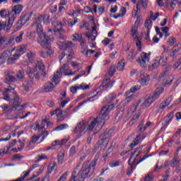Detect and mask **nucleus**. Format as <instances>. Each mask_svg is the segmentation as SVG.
<instances>
[{
  "instance_id": "obj_38",
  "label": "nucleus",
  "mask_w": 181,
  "mask_h": 181,
  "mask_svg": "<svg viewBox=\"0 0 181 181\" xmlns=\"http://www.w3.org/2000/svg\"><path fill=\"white\" fill-rule=\"evenodd\" d=\"M144 26L146 29H148L147 33H149V30L151 29V28H152V20L151 19L146 20L144 23Z\"/></svg>"
},
{
  "instance_id": "obj_55",
  "label": "nucleus",
  "mask_w": 181,
  "mask_h": 181,
  "mask_svg": "<svg viewBox=\"0 0 181 181\" xmlns=\"http://www.w3.org/2000/svg\"><path fill=\"white\" fill-rule=\"evenodd\" d=\"M90 148H88L83 151V154H82L81 159L83 160V159H86L87 158V156L90 155Z\"/></svg>"
},
{
  "instance_id": "obj_32",
  "label": "nucleus",
  "mask_w": 181,
  "mask_h": 181,
  "mask_svg": "<svg viewBox=\"0 0 181 181\" xmlns=\"http://www.w3.org/2000/svg\"><path fill=\"white\" fill-rule=\"evenodd\" d=\"M179 162H180L179 157L177 156V153H176L174 155V158L173 159L171 166L173 168L179 165Z\"/></svg>"
},
{
  "instance_id": "obj_18",
  "label": "nucleus",
  "mask_w": 181,
  "mask_h": 181,
  "mask_svg": "<svg viewBox=\"0 0 181 181\" xmlns=\"http://www.w3.org/2000/svg\"><path fill=\"white\" fill-rule=\"evenodd\" d=\"M141 6L144 9H146V7L148 6V0H139L136 4L137 10L135 11V16L138 15V11H141Z\"/></svg>"
},
{
  "instance_id": "obj_6",
  "label": "nucleus",
  "mask_w": 181,
  "mask_h": 181,
  "mask_svg": "<svg viewBox=\"0 0 181 181\" xmlns=\"http://www.w3.org/2000/svg\"><path fill=\"white\" fill-rule=\"evenodd\" d=\"M86 126L87 122H86V120H82L77 124L76 127L73 129L72 132L74 134H79V136L84 135L86 132H88V134H92V135H95L94 131L90 132L88 129H86Z\"/></svg>"
},
{
  "instance_id": "obj_56",
  "label": "nucleus",
  "mask_w": 181,
  "mask_h": 181,
  "mask_svg": "<svg viewBox=\"0 0 181 181\" xmlns=\"http://www.w3.org/2000/svg\"><path fill=\"white\" fill-rule=\"evenodd\" d=\"M173 114H175V112H172L168 115H167L165 117L166 122L169 123L170 121H172V119H173Z\"/></svg>"
},
{
  "instance_id": "obj_5",
  "label": "nucleus",
  "mask_w": 181,
  "mask_h": 181,
  "mask_svg": "<svg viewBox=\"0 0 181 181\" xmlns=\"http://www.w3.org/2000/svg\"><path fill=\"white\" fill-rule=\"evenodd\" d=\"M152 123L151 122H148L146 123L145 126L144 127V122H141L138 127H137V132L139 135L136 136V139L134 140V141L130 144V148H135L136 145L139 144V142H141V141L144 140V136L142 135V132L148 128Z\"/></svg>"
},
{
  "instance_id": "obj_27",
  "label": "nucleus",
  "mask_w": 181,
  "mask_h": 181,
  "mask_svg": "<svg viewBox=\"0 0 181 181\" xmlns=\"http://www.w3.org/2000/svg\"><path fill=\"white\" fill-rule=\"evenodd\" d=\"M9 18H8V24L7 25L8 28H11L12 25H13V23L15 22V19H16V15L11 13L9 15Z\"/></svg>"
},
{
  "instance_id": "obj_57",
  "label": "nucleus",
  "mask_w": 181,
  "mask_h": 181,
  "mask_svg": "<svg viewBox=\"0 0 181 181\" xmlns=\"http://www.w3.org/2000/svg\"><path fill=\"white\" fill-rule=\"evenodd\" d=\"M64 159V153H62L61 154H59V156H58V163L62 165V163H63Z\"/></svg>"
},
{
  "instance_id": "obj_51",
  "label": "nucleus",
  "mask_w": 181,
  "mask_h": 181,
  "mask_svg": "<svg viewBox=\"0 0 181 181\" xmlns=\"http://www.w3.org/2000/svg\"><path fill=\"white\" fill-rule=\"evenodd\" d=\"M37 71V69L36 68H30L28 67L27 69V73L30 75V76H33L35 74V73H36Z\"/></svg>"
},
{
  "instance_id": "obj_30",
  "label": "nucleus",
  "mask_w": 181,
  "mask_h": 181,
  "mask_svg": "<svg viewBox=\"0 0 181 181\" xmlns=\"http://www.w3.org/2000/svg\"><path fill=\"white\" fill-rule=\"evenodd\" d=\"M159 66H160V64H159V61L158 60V58H156L153 61V64L148 66V69L149 70H153L155 69H158Z\"/></svg>"
},
{
  "instance_id": "obj_20",
  "label": "nucleus",
  "mask_w": 181,
  "mask_h": 181,
  "mask_svg": "<svg viewBox=\"0 0 181 181\" xmlns=\"http://www.w3.org/2000/svg\"><path fill=\"white\" fill-rule=\"evenodd\" d=\"M54 84L52 82H47L45 86L43 88L44 93H50V91H53L54 90Z\"/></svg>"
},
{
  "instance_id": "obj_59",
  "label": "nucleus",
  "mask_w": 181,
  "mask_h": 181,
  "mask_svg": "<svg viewBox=\"0 0 181 181\" xmlns=\"http://www.w3.org/2000/svg\"><path fill=\"white\" fill-rule=\"evenodd\" d=\"M138 90H141V86H139V85L134 86L130 88L131 93H136Z\"/></svg>"
},
{
  "instance_id": "obj_15",
  "label": "nucleus",
  "mask_w": 181,
  "mask_h": 181,
  "mask_svg": "<svg viewBox=\"0 0 181 181\" xmlns=\"http://www.w3.org/2000/svg\"><path fill=\"white\" fill-rule=\"evenodd\" d=\"M78 71L73 72L71 69H69V64H64L61 69L59 72H61V74L63 73L65 76H74L76 73H77Z\"/></svg>"
},
{
  "instance_id": "obj_1",
  "label": "nucleus",
  "mask_w": 181,
  "mask_h": 181,
  "mask_svg": "<svg viewBox=\"0 0 181 181\" xmlns=\"http://www.w3.org/2000/svg\"><path fill=\"white\" fill-rule=\"evenodd\" d=\"M30 19H34V21L31 26H37V33L39 36L37 42L42 46L43 47H48L49 45L54 40V37L53 35H47L43 33V26L42 25V21H43L44 25H49L50 23V16L49 15L45 14L41 16L40 17H36L35 13H26L23 17H22L20 21L17 23V29L22 28V26L26 23Z\"/></svg>"
},
{
  "instance_id": "obj_19",
  "label": "nucleus",
  "mask_w": 181,
  "mask_h": 181,
  "mask_svg": "<svg viewBox=\"0 0 181 181\" xmlns=\"http://www.w3.org/2000/svg\"><path fill=\"white\" fill-rule=\"evenodd\" d=\"M36 168H37V169L36 173L33 174V177H37V176L41 175L43 170H45V165L38 166L37 164H34L30 169H33L31 170H33V169H36Z\"/></svg>"
},
{
  "instance_id": "obj_62",
  "label": "nucleus",
  "mask_w": 181,
  "mask_h": 181,
  "mask_svg": "<svg viewBox=\"0 0 181 181\" xmlns=\"http://www.w3.org/2000/svg\"><path fill=\"white\" fill-rule=\"evenodd\" d=\"M26 107V105H18L17 106L15 107L16 111H22V110H25V108Z\"/></svg>"
},
{
  "instance_id": "obj_53",
  "label": "nucleus",
  "mask_w": 181,
  "mask_h": 181,
  "mask_svg": "<svg viewBox=\"0 0 181 181\" xmlns=\"http://www.w3.org/2000/svg\"><path fill=\"white\" fill-rule=\"evenodd\" d=\"M23 77H25V71H23V69H21L17 74V78H18V80H22Z\"/></svg>"
},
{
  "instance_id": "obj_31",
  "label": "nucleus",
  "mask_w": 181,
  "mask_h": 181,
  "mask_svg": "<svg viewBox=\"0 0 181 181\" xmlns=\"http://www.w3.org/2000/svg\"><path fill=\"white\" fill-rule=\"evenodd\" d=\"M5 83H9L10 81H16V78L12 76V74L7 72Z\"/></svg>"
},
{
  "instance_id": "obj_17",
  "label": "nucleus",
  "mask_w": 181,
  "mask_h": 181,
  "mask_svg": "<svg viewBox=\"0 0 181 181\" xmlns=\"http://www.w3.org/2000/svg\"><path fill=\"white\" fill-rule=\"evenodd\" d=\"M114 83L111 81V79L106 78L103 80L102 84L99 86V90H105V88H111Z\"/></svg>"
},
{
  "instance_id": "obj_63",
  "label": "nucleus",
  "mask_w": 181,
  "mask_h": 181,
  "mask_svg": "<svg viewBox=\"0 0 181 181\" xmlns=\"http://www.w3.org/2000/svg\"><path fill=\"white\" fill-rule=\"evenodd\" d=\"M110 168H117V166H119V161H112L110 163Z\"/></svg>"
},
{
  "instance_id": "obj_48",
  "label": "nucleus",
  "mask_w": 181,
  "mask_h": 181,
  "mask_svg": "<svg viewBox=\"0 0 181 181\" xmlns=\"http://www.w3.org/2000/svg\"><path fill=\"white\" fill-rule=\"evenodd\" d=\"M69 176V172L64 173L57 181H66Z\"/></svg>"
},
{
  "instance_id": "obj_25",
  "label": "nucleus",
  "mask_w": 181,
  "mask_h": 181,
  "mask_svg": "<svg viewBox=\"0 0 181 181\" xmlns=\"http://www.w3.org/2000/svg\"><path fill=\"white\" fill-rule=\"evenodd\" d=\"M60 78H62V72L57 71L54 74V77L52 78V83L57 85L60 83Z\"/></svg>"
},
{
  "instance_id": "obj_50",
  "label": "nucleus",
  "mask_w": 181,
  "mask_h": 181,
  "mask_svg": "<svg viewBox=\"0 0 181 181\" xmlns=\"http://www.w3.org/2000/svg\"><path fill=\"white\" fill-rule=\"evenodd\" d=\"M66 128H69V125L67 124H61L55 128L56 131H63V129H66Z\"/></svg>"
},
{
  "instance_id": "obj_44",
  "label": "nucleus",
  "mask_w": 181,
  "mask_h": 181,
  "mask_svg": "<svg viewBox=\"0 0 181 181\" xmlns=\"http://www.w3.org/2000/svg\"><path fill=\"white\" fill-rule=\"evenodd\" d=\"M81 43V46L82 47V52L84 53L86 52V49H87V45H86V40H84L83 37L81 38V40H79Z\"/></svg>"
},
{
  "instance_id": "obj_22",
  "label": "nucleus",
  "mask_w": 181,
  "mask_h": 181,
  "mask_svg": "<svg viewBox=\"0 0 181 181\" xmlns=\"http://www.w3.org/2000/svg\"><path fill=\"white\" fill-rule=\"evenodd\" d=\"M52 26L54 32H62V30H63V29H62V28H63V23L60 22L56 21L52 23Z\"/></svg>"
},
{
  "instance_id": "obj_8",
  "label": "nucleus",
  "mask_w": 181,
  "mask_h": 181,
  "mask_svg": "<svg viewBox=\"0 0 181 181\" xmlns=\"http://www.w3.org/2000/svg\"><path fill=\"white\" fill-rule=\"evenodd\" d=\"M142 148H144V146L136 148L134 152L132 153L130 159L129 160V162H131L133 165H139L141 162H144V160L146 159V157H138L139 156V155H141Z\"/></svg>"
},
{
  "instance_id": "obj_39",
  "label": "nucleus",
  "mask_w": 181,
  "mask_h": 181,
  "mask_svg": "<svg viewBox=\"0 0 181 181\" xmlns=\"http://www.w3.org/2000/svg\"><path fill=\"white\" fill-rule=\"evenodd\" d=\"M39 139H40V135L34 134L30 140V144L35 145V144H37Z\"/></svg>"
},
{
  "instance_id": "obj_41",
  "label": "nucleus",
  "mask_w": 181,
  "mask_h": 181,
  "mask_svg": "<svg viewBox=\"0 0 181 181\" xmlns=\"http://www.w3.org/2000/svg\"><path fill=\"white\" fill-rule=\"evenodd\" d=\"M10 13H9V11H8V9H3L0 11V16L1 18H7V16H9Z\"/></svg>"
},
{
  "instance_id": "obj_45",
  "label": "nucleus",
  "mask_w": 181,
  "mask_h": 181,
  "mask_svg": "<svg viewBox=\"0 0 181 181\" xmlns=\"http://www.w3.org/2000/svg\"><path fill=\"white\" fill-rule=\"evenodd\" d=\"M81 43V46L82 47V52L84 53L86 52V49H87V45H86V40H84L83 37L81 38V40H79Z\"/></svg>"
},
{
  "instance_id": "obj_12",
  "label": "nucleus",
  "mask_w": 181,
  "mask_h": 181,
  "mask_svg": "<svg viewBox=\"0 0 181 181\" xmlns=\"http://www.w3.org/2000/svg\"><path fill=\"white\" fill-rule=\"evenodd\" d=\"M174 78L175 76L173 75L161 74L158 77V81H163V84L165 86V87H169V86H171V84L173 83Z\"/></svg>"
},
{
  "instance_id": "obj_7",
  "label": "nucleus",
  "mask_w": 181,
  "mask_h": 181,
  "mask_svg": "<svg viewBox=\"0 0 181 181\" xmlns=\"http://www.w3.org/2000/svg\"><path fill=\"white\" fill-rule=\"evenodd\" d=\"M26 52V49L22 46L16 47L11 50V53H13L12 57L8 59V62L12 64L16 62Z\"/></svg>"
},
{
  "instance_id": "obj_40",
  "label": "nucleus",
  "mask_w": 181,
  "mask_h": 181,
  "mask_svg": "<svg viewBox=\"0 0 181 181\" xmlns=\"http://www.w3.org/2000/svg\"><path fill=\"white\" fill-rule=\"evenodd\" d=\"M67 111H69V109H66L65 111L59 110V112L57 113L58 119H61V118H63V117L67 115Z\"/></svg>"
},
{
  "instance_id": "obj_54",
  "label": "nucleus",
  "mask_w": 181,
  "mask_h": 181,
  "mask_svg": "<svg viewBox=\"0 0 181 181\" xmlns=\"http://www.w3.org/2000/svg\"><path fill=\"white\" fill-rule=\"evenodd\" d=\"M115 71H116L115 64H112L109 69V74L110 76H114V74L115 73Z\"/></svg>"
},
{
  "instance_id": "obj_49",
  "label": "nucleus",
  "mask_w": 181,
  "mask_h": 181,
  "mask_svg": "<svg viewBox=\"0 0 181 181\" xmlns=\"http://www.w3.org/2000/svg\"><path fill=\"white\" fill-rule=\"evenodd\" d=\"M35 52H32L31 51H29L27 52V57L28 58L29 62H32L33 59H35Z\"/></svg>"
},
{
  "instance_id": "obj_61",
  "label": "nucleus",
  "mask_w": 181,
  "mask_h": 181,
  "mask_svg": "<svg viewBox=\"0 0 181 181\" xmlns=\"http://www.w3.org/2000/svg\"><path fill=\"white\" fill-rule=\"evenodd\" d=\"M24 33L22 32L18 36L16 37V43H21L22 42V38L23 37Z\"/></svg>"
},
{
  "instance_id": "obj_35",
  "label": "nucleus",
  "mask_w": 181,
  "mask_h": 181,
  "mask_svg": "<svg viewBox=\"0 0 181 181\" xmlns=\"http://www.w3.org/2000/svg\"><path fill=\"white\" fill-rule=\"evenodd\" d=\"M0 107L3 110L4 112H6L7 114L12 112V109H9V105H8L7 104H3L0 106Z\"/></svg>"
},
{
  "instance_id": "obj_16",
  "label": "nucleus",
  "mask_w": 181,
  "mask_h": 181,
  "mask_svg": "<svg viewBox=\"0 0 181 181\" xmlns=\"http://www.w3.org/2000/svg\"><path fill=\"white\" fill-rule=\"evenodd\" d=\"M58 45L62 50H64V49H71V52H73V49L76 47V44L73 43L71 41H67L63 44V42H58Z\"/></svg>"
},
{
  "instance_id": "obj_43",
  "label": "nucleus",
  "mask_w": 181,
  "mask_h": 181,
  "mask_svg": "<svg viewBox=\"0 0 181 181\" xmlns=\"http://www.w3.org/2000/svg\"><path fill=\"white\" fill-rule=\"evenodd\" d=\"M79 90H89L91 86L86 83H82L81 85H78Z\"/></svg>"
},
{
  "instance_id": "obj_34",
  "label": "nucleus",
  "mask_w": 181,
  "mask_h": 181,
  "mask_svg": "<svg viewBox=\"0 0 181 181\" xmlns=\"http://www.w3.org/2000/svg\"><path fill=\"white\" fill-rule=\"evenodd\" d=\"M83 38V35L75 33L72 35V40L73 42H79Z\"/></svg>"
},
{
  "instance_id": "obj_26",
  "label": "nucleus",
  "mask_w": 181,
  "mask_h": 181,
  "mask_svg": "<svg viewBox=\"0 0 181 181\" xmlns=\"http://www.w3.org/2000/svg\"><path fill=\"white\" fill-rule=\"evenodd\" d=\"M157 59L158 60V63L163 66H166V64H168V57L163 55L158 57Z\"/></svg>"
},
{
  "instance_id": "obj_9",
  "label": "nucleus",
  "mask_w": 181,
  "mask_h": 181,
  "mask_svg": "<svg viewBox=\"0 0 181 181\" xmlns=\"http://www.w3.org/2000/svg\"><path fill=\"white\" fill-rule=\"evenodd\" d=\"M176 4H177V0H157V5L160 8L165 6L168 11H173L176 7Z\"/></svg>"
},
{
  "instance_id": "obj_46",
  "label": "nucleus",
  "mask_w": 181,
  "mask_h": 181,
  "mask_svg": "<svg viewBox=\"0 0 181 181\" xmlns=\"http://www.w3.org/2000/svg\"><path fill=\"white\" fill-rule=\"evenodd\" d=\"M120 12H122V13L117 14V16L115 17V19H117L118 18H121L122 16H124V15H125V13H127V8H125V7H122L120 9Z\"/></svg>"
},
{
  "instance_id": "obj_3",
  "label": "nucleus",
  "mask_w": 181,
  "mask_h": 181,
  "mask_svg": "<svg viewBox=\"0 0 181 181\" xmlns=\"http://www.w3.org/2000/svg\"><path fill=\"white\" fill-rule=\"evenodd\" d=\"M95 166H97V159H94L89 164L85 163L81 168L80 165H78L72 173V177L70 181H83L86 177H88V173L90 172H94L95 170Z\"/></svg>"
},
{
  "instance_id": "obj_28",
  "label": "nucleus",
  "mask_w": 181,
  "mask_h": 181,
  "mask_svg": "<svg viewBox=\"0 0 181 181\" xmlns=\"http://www.w3.org/2000/svg\"><path fill=\"white\" fill-rule=\"evenodd\" d=\"M36 67H38L42 72V76H46V72H45V65L42 61H37L36 64Z\"/></svg>"
},
{
  "instance_id": "obj_47",
  "label": "nucleus",
  "mask_w": 181,
  "mask_h": 181,
  "mask_svg": "<svg viewBox=\"0 0 181 181\" xmlns=\"http://www.w3.org/2000/svg\"><path fill=\"white\" fill-rule=\"evenodd\" d=\"M144 181H153V174L152 173H148L146 175Z\"/></svg>"
},
{
  "instance_id": "obj_60",
  "label": "nucleus",
  "mask_w": 181,
  "mask_h": 181,
  "mask_svg": "<svg viewBox=\"0 0 181 181\" xmlns=\"http://www.w3.org/2000/svg\"><path fill=\"white\" fill-rule=\"evenodd\" d=\"M175 43H176V38H175V37H171L168 41V44L170 46H173Z\"/></svg>"
},
{
  "instance_id": "obj_23",
  "label": "nucleus",
  "mask_w": 181,
  "mask_h": 181,
  "mask_svg": "<svg viewBox=\"0 0 181 181\" xmlns=\"http://www.w3.org/2000/svg\"><path fill=\"white\" fill-rule=\"evenodd\" d=\"M23 9V6L22 4H18L12 8V12H13V15H19L22 12Z\"/></svg>"
},
{
  "instance_id": "obj_11",
  "label": "nucleus",
  "mask_w": 181,
  "mask_h": 181,
  "mask_svg": "<svg viewBox=\"0 0 181 181\" xmlns=\"http://www.w3.org/2000/svg\"><path fill=\"white\" fill-rule=\"evenodd\" d=\"M110 143V134L107 132L100 135V139L98 141V145L102 151H105Z\"/></svg>"
},
{
  "instance_id": "obj_36",
  "label": "nucleus",
  "mask_w": 181,
  "mask_h": 181,
  "mask_svg": "<svg viewBox=\"0 0 181 181\" xmlns=\"http://www.w3.org/2000/svg\"><path fill=\"white\" fill-rule=\"evenodd\" d=\"M180 49H175L173 48V49H171V51L170 52L169 56L170 57H172L173 59H175V57H176L177 56V53H179V50Z\"/></svg>"
},
{
  "instance_id": "obj_64",
  "label": "nucleus",
  "mask_w": 181,
  "mask_h": 181,
  "mask_svg": "<svg viewBox=\"0 0 181 181\" xmlns=\"http://www.w3.org/2000/svg\"><path fill=\"white\" fill-rule=\"evenodd\" d=\"M173 69L175 70L177 69H181V62L179 60L177 63H175L174 65H173Z\"/></svg>"
},
{
  "instance_id": "obj_21",
  "label": "nucleus",
  "mask_w": 181,
  "mask_h": 181,
  "mask_svg": "<svg viewBox=\"0 0 181 181\" xmlns=\"http://www.w3.org/2000/svg\"><path fill=\"white\" fill-rule=\"evenodd\" d=\"M42 125L40 127V125H39V124H36L35 127L36 129H38V131H42V129H43V128H45V125H47V127H50V125H53V123L50 122H47V119H42V122H41Z\"/></svg>"
},
{
  "instance_id": "obj_2",
  "label": "nucleus",
  "mask_w": 181,
  "mask_h": 181,
  "mask_svg": "<svg viewBox=\"0 0 181 181\" xmlns=\"http://www.w3.org/2000/svg\"><path fill=\"white\" fill-rule=\"evenodd\" d=\"M112 105L103 107L98 117H91L87 121L85 129H88L89 132L93 131V134H98L105 122L110 118V111L112 110Z\"/></svg>"
},
{
  "instance_id": "obj_42",
  "label": "nucleus",
  "mask_w": 181,
  "mask_h": 181,
  "mask_svg": "<svg viewBox=\"0 0 181 181\" xmlns=\"http://www.w3.org/2000/svg\"><path fill=\"white\" fill-rule=\"evenodd\" d=\"M9 93H12V90L7 88L5 90V93H4V100H6V101H10L11 100V97H9V95H6Z\"/></svg>"
},
{
  "instance_id": "obj_33",
  "label": "nucleus",
  "mask_w": 181,
  "mask_h": 181,
  "mask_svg": "<svg viewBox=\"0 0 181 181\" xmlns=\"http://www.w3.org/2000/svg\"><path fill=\"white\" fill-rule=\"evenodd\" d=\"M125 67V59H122L120 62L117 63V70L119 71H122Z\"/></svg>"
},
{
  "instance_id": "obj_52",
  "label": "nucleus",
  "mask_w": 181,
  "mask_h": 181,
  "mask_svg": "<svg viewBox=\"0 0 181 181\" xmlns=\"http://www.w3.org/2000/svg\"><path fill=\"white\" fill-rule=\"evenodd\" d=\"M77 90H80L78 87V84H76L70 87V91L73 94H76V93H77Z\"/></svg>"
},
{
  "instance_id": "obj_58",
  "label": "nucleus",
  "mask_w": 181,
  "mask_h": 181,
  "mask_svg": "<svg viewBox=\"0 0 181 181\" xmlns=\"http://www.w3.org/2000/svg\"><path fill=\"white\" fill-rule=\"evenodd\" d=\"M85 35L86 36V37H88V40H90L91 42H93V40H95V36L93 35L86 33Z\"/></svg>"
},
{
  "instance_id": "obj_37",
  "label": "nucleus",
  "mask_w": 181,
  "mask_h": 181,
  "mask_svg": "<svg viewBox=\"0 0 181 181\" xmlns=\"http://www.w3.org/2000/svg\"><path fill=\"white\" fill-rule=\"evenodd\" d=\"M136 56H138V52L132 50L129 52V57H130L131 62H134L136 59Z\"/></svg>"
},
{
  "instance_id": "obj_4",
  "label": "nucleus",
  "mask_w": 181,
  "mask_h": 181,
  "mask_svg": "<svg viewBox=\"0 0 181 181\" xmlns=\"http://www.w3.org/2000/svg\"><path fill=\"white\" fill-rule=\"evenodd\" d=\"M155 101L153 98L151 96L147 98L143 103L142 100H138L136 102L134 105H133L130 109L129 110V114H134L133 121L134 119H138L139 117H141V111L138 109L139 107L142 108V110H145V108H148V107H151L152 103Z\"/></svg>"
},
{
  "instance_id": "obj_14",
  "label": "nucleus",
  "mask_w": 181,
  "mask_h": 181,
  "mask_svg": "<svg viewBox=\"0 0 181 181\" xmlns=\"http://www.w3.org/2000/svg\"><path fill=\"white\" fill-rule=\"evenodd\" d=\"M139 76L140 77L139 83H140L143 87H146V86H148L151 81V76L144 71H140Z\"/></svg>"
},
{
  "instance_id": "obj_24",
  "label": "nucleus",
  "mask_w": 181,
  "mask_h": 181,
  "mask_svg": "<svg viewBox=\"0 0 181 181\" xmlns=\"http://www.w3.org/2000/svg\"><path fill=\"white\" fill-rule=\"evenodd\" d=\"M62 98H61V107L64 108L66 105H67L70 102V98H66V92H63L62 93Z\"/></svg>"
},
{
  "instance_id": "obj_13",
  "label": "nucleus",
  "mask_w": 181,
  "mask_h": 181,
  "mask_svg": "<svg viewBox=\"0 0 181 181\" xmlns=\"http://www.w3.org/2000/svg\"><path fill=\"white\" fill-rule=\"evenodd\" d=\"M141 67L143 69H146L148 66V63H149V56L145 52H141L140 58L136 60Z\"/></svg>"
},
{
  "instance_id": "obj_29",
  "label": "nucleus",
  "mask_w": 181,
  "mask_h": 181,
  "mask_svg": "<svg viewBox=\"0 0 181 181\" xmlns=\"http://www.w3.org/2000/svg\"><path fill=\"white\" fill-rule=\"evenodd\" d=\"M164 91L163 88H160L159 89H157V90L155 92L153 96H151V98L155 101L157 98H159L160 94H162Z\"/></svg>"
},
{
  "instance_id": "obj_10",
  "label": "nucleus",
  "mask_w": 181,
  "mask_h": 181,
  "mask_svg": "<svg viewBox=\"0 0 181 181\" xmlns=\"http://www.w3.org/2000/svg\"><path fill=\"white\" fill-rule=\"evenodd\" d=\"M138 26H133L131 29V36H132L134 40L136 42L137 50L141 52L142 50V44L141 43V37L138 35Z\"/></svg>"
}]
</instances>
